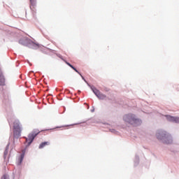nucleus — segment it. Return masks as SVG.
Listing matches in <instances>:
<instances>
[{
    "mask_svg": "<svg viewBox=\"0 0 179 179\" xmlns=\"http://www.w3.org/2000/svg\"><path fill=\"white\" fill-rule=\"evenodd\" d=\"M123 118L126 122H128V124L134 125V127H138V125L142 124V120L136 118L134 114L125 115Z\"/></svg>",
    "mask_w": 179,
    "mask_h": 179,
    "instance_id": "f257e3e1",
    "label": "nucleus"
},
{
    "mask_svg": "<svg viewBox=\"0 0 179 179\" xmlns=\"http://www.w3.org/2000/svg\"><path fill=\"white\" fill-rule=\"evenodd\" d=\"M22 134V126L19 120H15L13 122V136L14 138H19Z\"/></svg>",
    "mask_w": 179,
    "mask_h": 179,
    "instance_id": "f03ea898",
    "label": "nucleus"
},
{
    "mask_svg": "<svg viewBox=\"0 0 179 179\" xmlns=\"http://www.w3.org/2000/svg\"><path fill=\"white\" fill-rule=\"evenodd\" d=\"M29 8L31 10L32 16L36 17V15L37 14V2L36 0H29Z\"/></svg>",
    "mask_w": 179,
    "mask_h": 179,
    "instance_id": "7ed1b4c3",
    "label": "nucleus"
},
{
    "mask_svg": "<svg viewBox=\"0 0 179 179\" xmlns=\"http://www.w3.org/2000/svg\"><path fill=\"white\" fill-rule=\"evenodd\" d=\"M40 134V132H32L31 134H29L28 135V138H26V142L28 143V145H29L30 144H31L33 143V141H34V138H36V136Z\"/></svg>",
    "mask_w": 179,
    "mask_h": 179,
    "instance_id": "20e7f679",
    "label": "nucleus"
},
{
    "mask_svg": "<svg viewBox=\"0 0 179 179\" xmlns=\"http://www.w3.org/2000/svg\"><path fill=\"white\" fill-rule=\"evenodd\" d=\"M92 91L93 93H94V94L96 96V97H98V99H99L100 100H104V99H106V95L101 94L100 91H99L97 89L93 88Z\"/></svg>",
    "mask_w": 179,
    "mask_h": 179,
    "instance_id": "39448f33",
    "label": "nucleus"
},
{
    "mask_svg": "<svg viewBox=\"0 0 179 179\" xmlns=\"http://www.w3.org/2000/svg\"><path fill=\"white\" fill-rule=\"evenodd\" d=\"M168 121H171V122H179V117H173L171 115L166 116Z\"/></svg>",
    "mask_w": 179,
    "mask_h": 179,
    "instance_id": "423d86ee",
    "label": "nucleus"
},
{
    "mask_svg": "<svg viewBox=\"0 0 179 179\" xmlns=\"http://www.w3.org/2000/svg\"><path fill=\"white\" fill-rule=\"evenodd\" d=\"M167 134H166V132H161L157 134V138L158 139H166V138H169V136H166Z\"/></svg>",
    "mask_w": 179,
    "mask_h": 179,
    "instance_id": "0eeeda50",
    "label": "nucleus"
},
{
    "mask_svg": "<svg viewBox=\"0 0 179 179\" xmlns=\"http://www.w3.org/2000/svg\"><path fill=\"white\" fill-rule=\"evenodd\" d=\"M5 76L0 70V86H5Z\"/></svg>",
    "mask_w": 179,
    "mask_h": 179,
    "instance_id": "6e6552de",
    "label": "nucleus"
},
{
    "mask_svg": "<svg viewBox=\"0 0 179 179\" xmlns=\"http://www.w3.org/2000/svg\"><path fill=\"white\" fill-rule=\"evenodd\" d=\"M23 159H24V151H22V153L19 157V158L17 161V166H20V164H22V162H23Z\"/></svg>",
    "mask_w": 179,
    "mask_h": 179,
    "instance_id": "1a4fd4ad",
    "label": "nucleus"
},
{
    "mask_svg": "<svg viewBox=\"0 0 179 179\" xmlns=\"http://www.w3.org/2000/svg\"><path fill=\"white\" fill-rule=\"evenodd\" d=\"M48 145H50V142L48 141H45V142H43L39 145V149H43L44 148H45V146H48Z\"/></svg>",
    "mask_w": 179,
    "mask_h": 179,
    "instance_id": "9d476101",
    "label": "nucleus"
},
{
    "mask_svg": "<svg viewBox=\"0 0 179 179\" xmlns=\"http://www.w3.org/2000/svg\"><path fill=\"white\" fill-rule=\"evenodd\" d=\"M172 142H173L172 139H169L168 142L165 140V143H167V144L171 143Z\"/></svg>",
    "mask_w": 179,
    "mask_h": 179,
    "instance_id": "9b49d317",
    "label": "nucleus"
},
{
    "mask_svg": "<svg viewBox=\"0 0 179 179\" xmlns=\"http://www.w3.org/2000/svg\"><path fill=\"white\" fill-rule=\"evenodd\" d=\"M1 179H8L6 175H3Z\"/></svg>",
    "mask_w": 179,
    "mask_h": 179,
    "instance_id": "f8f14e48",
    "label": "nucleus"
},
{
    "mask_svg": "<svg viewBox=\"0 0 179 179\" xmlns=\"http://www.w3.org/2000/svg\"><path fill=\"white\" fill-rule=\"evenodd\" d=\"M69 66H70L71 68H73V66L71 65V64L67 63Z\"/></svg>",
    "mask_w": 179,
    "mask_h": 179,
    "instance_id": "ddd939ff",
    "label": "nucleus"
},
{
    "mask_svg": "<svg viewBox=\"0 0 179 179\" xmlns=\"http://www.w3.org/2000/svg\"><path fill=\"white\" fill-rule=\"evenodd\" d=\"M73 69H74V71H76V72H78V71H76V69L73 68Z\"/></svg>",
    "mask_w": 179,
    "mask_h": 179,
    "instance_id": "4468645a",
    "label": "nucleus"
},
{
    "mask_svg": "<svg viewBox=\"0 0 179 179\" xmlns=\"http://www.w3.org/2000/svg\"><path fill=\"white\" fill-rule=\"evenodd\" d=\"M4 155L6 156V152H4Z\"/></svg>",
    "mask_w": 179,
    "mask_h": 179,
    "instance_id": "2eb2a0df",
    "label": "nucleus"
}]
</instances>
